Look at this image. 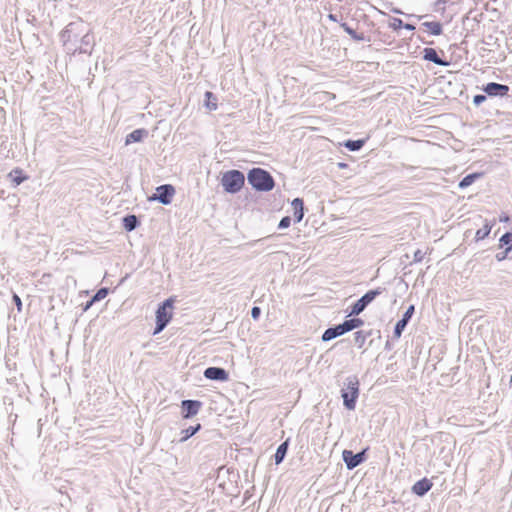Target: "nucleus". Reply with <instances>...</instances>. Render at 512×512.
Returning <instances> with one entry per match:
<instances>
[{"label": "nucleus", "instance_id": "9b49d317", "mask_svg": "<svg viewBox=\"0 0 512 512\" xmlns=\"http://www.w3.org/2000/svg\"><path fill=\"white\" fill-rule=\"evenodd\" d=\"M415 312V307L414 305H410L406 311L403 313L401 319H399L395 326H394V330H393V336L394 338L398 339L401 337L403 331L405 330L406 326L408 325V323L410 322L413 314Z\"/></svg>", "mask_w": 512, "mask_h": 512}, {"label": "nucleus", "instance_id": "423d86ee", "mask_svg": "<svg viewBox=\"0 0 512 512\" xmlns=\"http://www.w3.org/2000/svg\"><path fill=\"white\" fill-rule=\"evenodd\" d=\"M244 183V173L236 169L226 171L221 178L224 191L230 194L238 193L243 188Z\"/></svg>", "mask_w": 512, "mask_h": 512}, {"label": "nucleus", "instance_id": "c03bdc74", "mask_svg": "<svg viewBox=\"0 0 512 512\" xmlns=\"http://www.w3.org/2000/svg\"><path fill=\"white\" fill-rule=\"evenodd\" d=\"M270 237H271V236H268V237H266V238H261L259 241H264V240H266V239H268V238H270Z\"/></svg>", "mask_w": 512, "mask_h": 512}, {"label": "nucleus", "instance_id": "f3484780", "mask_svg": "<svg viewBox=\"0 0 512 512\" xmlns=\"http://www.w3.org/2000/svg\"><path fill=\"white\" fill-rule=\"evenodd\" d=\"M149 132L145 128H138L133 130L131 133L127 134L125 138V144L129 145L135 142H141L144 138L148 136Z\"/></svg>", "mask_w": 512, "mask_h": 512}, {"label": "nucleus", "instance_id": "39448f33", "mask_svg": "<svg viewBox=\"0 0 512 512\" xmlns=\"http://www.w3.org/2000/svg\"><path fill=\"white\" fill-rule=\"evenodd\" d=\"M175 303L174 297H169L165 299L163 302H161L155 312V328L153 331V335H157L161 333L167 325L170 323L172 319V309Z\"/></svg>", "mask_w": 512, "mask_h": 512}, {"label": "nucleus", "instance_id": "7c9ffc66", "mask_svg": "<svg viewBox=\"0 0 512 512\" xmlns=\"http://www.w3.org/2000/svg\"><path fill=\"white\" fill-rule=\"evenodd\" d=\"M497 261L501 262L505 259H512V247H506L504 251L498 252L495 255Z\"/></svg>", "mask_w": 512, "mask_h": 512}, {"label": "nucleus", "instance_id": "2eb2a0df", "mask_svg": "<svg viewBox=\"0 0 512 512\" xmlns=\"http://www.w3.org/2000/svg\"><path fill=\"white\" fill-rule=\"evenodd\" d=\"M432 486H433L432 481L430 479L424 477L413 484L411 491L413 494H415L419 497H423L424 495H426L429 492V490L432 488Z\"/></svg>", "mask_w": 512, "mask_h": 512}, {"label": "nucleus", "instance_id": "cd10ccee", "mask_svg": "<svg viewBox=\"0 0 512 512\" xmlns=\"http://www.w3.org/2000/svg\"><path fill=\"white\" fill-rule=\"evenodd\" d=\"M372 332L370 331H357L354 333V342L358 346V348H362L365 344L366 339L371 336Z\"/></svg>", "mask_w": 512, "mask_h": 512}, {"label": "nucleus", "instance_id": "c85d7f7f", "mask_svg": "<svg viewBox=\"0 0 512 512\" xmlns=\"http://www.w3.org/2000/svg\"><path fill=\"white\" fill-rule=\"evenodd\" d=\"M9 176L11 177L12 182L14 183L15 186L20 185L28 178L25 174H23L22 170H20L18 168L13 169L9 173Z\"/></svg>", "mask_w": 512, "mask_h": 512}, {"label": "nucleus", "instance_id": "2f4dec72", "mask_svg": "<svg viewBox=\"0 0 512 512\" xmlns=\"http://www.w3.org/2000/svg\"><path fill=\"white\" fill-rule=\"evenodd\" d=\"M403 21L402 19L400 18H393L390 23H389V27L395 31L403 28Z\"/></svg>", "mask_w": 512, "mask_h": 512}, {"label": "nucleus", "instance_id": "b1692460", "mask_svg": "<svg viewBox=\"0 0 512 512\" xmlns=\"http://www.w3.org/2000/svg\"><path fill=\"white\" fill-rule=\"evenodd\" d=\"M204 106L209 111H215L217 109V97L211 91H206L204 94Z\"/></svg>", "mask_w": 512, "mask_h": 512}, {"label": "nucleus", "instance_id": "dca6fc26", "mask_svg": "<svg viewBox=\"0 0 512 512\" xmlns=\"http://www.w3.org/2000/svg\"><path fill=\"white\" fill-rule=\"evenodd\" d=\"M422 53L423 59L426 61L433 62L434 64L443 67H447L449 65L448 61L439 57L437 51L434 48H424Z\"/></svg>", "mask_w": 512, "mask_h": 512}, {"label": "nucleus", "instance_id": "f03ea898", "mask_svg": "<svg viewBox=\"0 0 512 512\" xmlns=\"http://www.w3.org/2000/svg\"><path fill=\"white\" fill-rule=\"evenodd\" d=\"M248 183L258 192H269L275 187L271 173L263 168L254 167L247 173Z\"/></svg>", "mask_w": 512, "mask_h": 512}, {"label": "nucleus", "instance_id": "f8f14e48", "mask_svg": "<svg viewBox=\"0 0 512 512\" xmlns=\"http://www.w3.org/2000/svg\"><path fill=\"white\" fill-rule=\"evenodd\" d=\"M482 90L489 97H505L509 93V86L496 82H489L482 87Z\"/></svg>", "mask_w": 512, "mask_h": 512}, {"label": "nucleus", "instance_id": "aec40b11", "mask_svg": "<svg viewBox=\"0 0 512 512\" xmlns=\"http://www.w3.org/2000/svg\"><path fill=\"white\" fill-rule=\"evenodd\" d=\"M294 210V221L299 223L304 217V201L301 198H295L291 203Z\"/></svg>", "mask_w": 512, "mask_h": 512}, {"label": "nucleus", "instance_id": "f257e3e1", "mask_svg": "<svg viewBox=\"0 0 512 512\" xmlns=\"http://www.w3.org/2000/svg\"><path fill=\"white\" fill-rule=\"evenodd\" d=\"M86 31V25L83 21L71 22L65 27L61 32V40L68 53L73 55L77 53V46Z\"/></svg>", "mask_w": 512, "mask_h": 512}, {"label": "nucleus", "instance_id": "7ed1b4c3", "mask_svg": "<svg viewBox=\"0 0 512 512\" xmlns=\"http://www.w3.org/2000/svg\"><path fill=\"white\" fill-rule=\"evenodd\" d=\"M360 383L355 375L348 376L341 389V397L343 399V406L347 410H354L360 394Z\"/></svg>", "mask_w": 512, "mask_h": 512}, {"label": "nucleus", "instance_id": "58836bf2", "mask_svg": "<svg viewBox=\"0 0 512 512\" xmlns=\"http://www.w3.org/2000/svg\"><path fill=\"white\" fill-rule=\"evenodd\" d=\"M403 28L406 29V30H409V31H414L415 30V26L413 24H410V23H403Z\"/></svg>", "mask_w": 512, "mask_h": 512}, {"label": "nucleus", "instance_id": "72a5a7b5", "mask_svg": "<svg viewBox=\"0 0 512 512\" xmlns=\"http://www.w3.org/2000/svg\"><path fill=\"white\" fill-rule=\"evenodd\" d=\"M291 224V218L289 216H285L281 218V220L278 223V229H286Z\"/></svg>", "mask_w": 512, "mask_h": 512}, {"label": "nucleus", "instance_id": "ddd939ff", "mask_svg": "<svg viewBox=\"0 0 512 512\" xmlns=\"http://www.w3.org/2000/svg\"><path fill=\"white\" fill-rule=\"evenodd\" d=\"M204 377L208 380L224 382L229 379V373L222 367L211 366L204 370Z\"/></svg>", "mask_w": 512, "mask_h": 512}, {"label": "nucleus", "instance_id": "4468645a", "mask_svg": "<svg viewBox=\"0 0 512 512\" xmlns=\"http://www.w3.org/2000/svg\"><path fill=\"white\" fill-rule=\"evenodd\" d=\"M94 44H95L94 36L89 32V30H87L81 37V41L79 42V44L77 46V53L91 54Z\"/></svg>", "mask_w": 512, "mask_h": 512}, {"label": "nucleus", "instance_id": "a878e982", "mask_svg": "<svg viewBox=\"0 0 512 512\" xmlns=\"http://www.w3.org/2000/svg\"><path fill=\"white\" fill-rule=\"evenodd\" d=\"M493 227V223L485 220V224L482 228L478 229L475 233V240L480 241L488 237Z\"/></svg>", "mask_w": 512, "mask_h": 512}, {"label": "nucleus", "instance_id": "a211bd4d", "mask_svg": "<svg viewBox=\"0 0 512 512\" xmlns=\"http://www.w3.org/2000/svg\"><path fill=\"white\" fill-rule=\"evenodd\" d=\"M122 224H123L124 229L127 232H131V231L137 229L140 226L141 222L136 215L128 214L123 217Z\"/></svg>", "mask_w": 512, "mask_h": 512}, {"label": "nucleus", "instance_id": "5701e85b", "mask_svg": "<svg viewBox=\"0 0 512 512\" xmlns=\"http://www.w3.org/2000/svg\"><path fill=\"white\" fill-rule=\"evenodd\" d=\"M422 26L429 30L434 36H439L443 33L442 24L438 21H426L422 23Z\"/></svg>", "mask_w": 512, "mask_h": 512}, {"label": "nucleus", "instance_id": "37998d69", "mask_svg": "<svg viewBox=\"0 0 512 512\" xmlns=\"http://www.w3.org/2000/svg\"><path fill=\"white\" fill-rule=\"evenodd\" d=\"M393 12L396 14H403L402 11H400L399 9H394Z\"/></svg>", "mask_w": 512, "mask_h": 512}, {"label": "nucleus", "instance_id": "bb28decb", "mask_svg": "<svg viewBox=\"0 0 512 512\" xmlns=\"http://www.w3.org/2000/svg\"><path fill=\"white\" fill-rule=\"evenodd\" d=\"M341 27L343 30L356 41H364L365 36L363 33H357L351 26H349L346 22L341 23Z\"/></svg>", "mask_w": 512, "mask_h": 512}, {"label": "nucleus", "instance_id": "4be33fe9", "mask_svg": "<svg viewBox=\"0 0 512 512\" xmlns=\"http://www.w3.org/2000/svg\"><path fill=\"white\" fill-rule=\"evenodd\" d=\"M202 428V425L200 423H197L195 425L189 426L186 429H183L181 431L182 437L179 439L180 443L186 442L189 438L194 436L196 433H198Z\"/></svg>", "mask_w": 512, "mask_h": 512}, {"label": "nucleus", "instance_id": "ea45409f", "mask_svg": "<svg viewBox=\"0 0 512 512\" xmlns=\"http://www.w3.org/2000/svg\"><path fill=\"white\" fill-rule=\"evenodd\" d=\"M327 17H328V19H329L330 21L338 22V16H337L336 14H332V13H330V14H328V16H327Z\"/></svg>", "mask_w": 512, "mask_h": 512}, {"label": "nucleus", "instance_id": "473e14b6", "mask_svg": "<svg viewBox=\"0 0 512 512\" xmlns=\"http://www.w3.org/2000/svg\"><path fill=\"white\" fill-rule=\"evenodd\" d=\"M487 96L486 94H477L473 97V104L475 106H480L483 102L486 101L487 99Z\"/></svg>", "mask_w": 512, "mask_h": 512}, {"label": "nucleus", "instance_id": "f704fd0d", "mask_svg": "<svg viewBox=\"0 0 512 512\" xmlns=\"http://www.w3.org/2000/svg\"><path fill=\"white\" fill-rule=\"evenodd\" d=\"M12 300L14 302V304L17 306V310L19 312H21L22 310V301H21V298L16 294V293H13L12 295Z\"/></svg>", "mask_w": 512, "mask_h": 512}, {"label": "nucleus", "instance_id": "a19ab883", "mask_svg": "<svg viewBox=\"0 0 512 512\" xmlns=\"http://www.w3.org/2000/svg\"><path fill=\"white\" fill-rule=\"evenodd\" d=\"M500 221H501V222H507V221H509V216H508V215L501 216V217H500Z\"/></svg>", "mask_w": 512, "mask_h": 512}, {"label": "nucleus", "instance_id": "1a4fd4ad", "mask_svg": "<svg viewBox=\"0 0 512 512\" xmlns=\"http://www.w3.org/2000/svg\"><path fill=\"white\" fill-rule=\"evenodd\" d=\"M175 188L171 184H163L156 188V192L150 197L152 201H158L163 205H169L175 195Z\"/></svg>", "mask_w": 512, "mask_h": 512}, {"label": "nucleus", "instance_id": "79ce46f5", "mask_svg": "<svg viewBox=\"0 0 512 512\" xmlns=\"http://www.w3.org/2000/svg\"><path fill=\"white\" fill-rule=\"evenodd\" d=\"M411 17H415L418 20H421L422 18L426 17V15H410Z\"/></svg>", "mask_w": 512, "mask_h": 512}, {"label": "nucleus", "instance_id": "c756f323", "mask_svg": "<svg viewBox=\"0 0 512 512\" xmlns=\"http://www.w3.org/2000/svg\"><path fill=\"white\" fill-rule=\"evenodd\" d=\"M108 293H109V288L108 287H101L91 297L92 301H94L95 303L99 302V301L103 300L108 295Z\"/></svg>", "mask_w": 512, "mask_h": 512}, {"label": "nucleus", "instance_id": "c9c22d12", "mask_svg": "<svg viewBox=\"0 0 512 512\" xmlns=\"http://www.w3.org/2000/svg\"><path fill=\"white\" fill-rule=\"evenodd\" d=\"M261 315V308L258 306H253L251 309V317L254 320H258Z\"/></svg>", "mask_w": 512, "mask_h": 512}, {"label": "nucleus", "instance_id": "e433bc0d", "mask_svg": "<svg viewBox=\"0 0 512 512\" xmlns=\"http://www.w3.org/2000/svg\"><path fill=\"white\" fill-rule=\"evenodd\" d=\"M423 258H424V253L420 249H418L414 252V256H413L414 262H416V263L421 262L423 260Z\"/></svg>", "mask_w": 512, "mask_h": 512}, {"label": "nucleus", "instance_id": "9d476101", "mask_svg": "<svg viewBox=\"0 0 512 512\" xmlns=\"http://www.w3.org/2000/svg\"><path fill=\"white\" fill-rule=\"evenodd\" d=\"M203 403L199 400L186 399L180 404L181 416L183 419H191L198 414Z\"/></svg>", "mask_w": 512, "mask_h": 512}, {"label": "nucleus", "instance_id": "6e6552de", "mask_svg": "<svg viewBox=\"0 0 512 512\" xmlns=\"http://www.w3.org/2000/svg\"><path fill=\"white\" fill-rule=\"evenodd\" d=\"M367 451L368 448L362 449L361 451L354 453L352 450H343L342 459L348 470H352L362 463H364L367 459Z\"/></svg>", "mask_w": 512, "mask_h": 512}, {"label": "nucleus", "instance_id": "0eeeda50", "mask_svg": "<svg viewBox=\"0 0 512 512\" xmlns=\"http://www.w3.org/2000/svg\"><path fill=\"white\" fill-rule=\"evenodd\" d=\"M385 291V288L378 287L376 289H372L367 291L364 295H362L355 303L350 306L349 316H358L361 314L367 306L372 303L377 296L382 294Z\"/></svg>", "mask_w": 512, "mask_h": 512}, {"label": "nucleus", "instance_id": "4c0bfd02", "mask_svg": "<svg viewBox=\"0 0 512 512\" xmlns=\"http://www.w3.org/2000/svg\"><path fill=\"white\" fill-rule=\"evenodd\" d=\"M94 303H95V302H94V301H92V298H91L90 300H88V301L85 303L83 310H84V311L89 310V309L92 307V305H93Z\"/></svg>", "mask_w": 512, "mask_h": 512}, {"label": "nucleus", "instance_id": "412c9836", "mask_svg": "<svg viewBox=\"0 0 512 512\" xmlns=\"http://www.w3.org/2000/svg\"><path fill=\"white\" fill-rule=\"evenodd\" d=\"M482 176H483V173H480V172L470 173V174L464 176L460 180L458 187L460 189H465V188L471 186L477 179L481 178Z\"/></svg>", "mask_w": 512, "mask_h": 512}, {"label": "nucleus", "instance_id": "393cba45", "mask_svg": "<svg viewBox=\"0 0 512 512\" xmlns=\"http://www.w3.org/2000/svg\"><path fill=\"white\" fill-rule=\"evenodd\" d=\"M366 140L365 139H357V140H351L348 139L344 141L343 146L347 148L349 151L355 152L359 151L363 148L365 145Z\"/></svg>", "mask_w": 512, "mask_h": 512}, {"label": "nucleus", "instance_id": "20e7f679", "mask_svg": "<svg viewBox=\"0 0 512 512\" xmlns=\"http://www.w3.org/2000/svg\"><path fill=\"white\" fill-rule=\"evenodd\" d=\"M364 325V321L361 318L353 317L350 319L344 320L342 323L333 325L329 328H327L322 336L321 340L323 342H328L330 340H333L339 336H342L354 329H357Z\"/></svg>", "mask_w": 512, "mask_h": 512}, {"label": "nucleus", "instance_id": "6ab92c4d", "mask_svg": "<svg viewBox=\"0 0 512 512\" xmlns=\"http://www.w3.org/2000/svg\"><path fill=\"white\" fill-rule=\"evenodd\" d=\"M289 443L290 439L288 438L277 447V450L274 454V462L276 465H279L284 461L289 448Z\"/></svg>", "mask_w": 512, "mask_h": 512}]
</instances>
